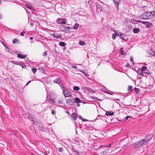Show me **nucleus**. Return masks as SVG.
Listing matches in <instances>:
<instances>
[{"label": "nucleus", "instance_id": "obj_5", "mask_svg": "<svg viewBox=\"0 0 155 155\" xmlns=\"http://www.w3.org/2000/svg\"><path fill=\"white\" fill-rule=\"evenodd\" d=\"M137 21L138 22H141L142 24H144L147 28H150L152 25V23L148 22L142 21L140 20H138Z\"/></svg>", "mask_w": 155, "mask_h": 155}, {"label": "nucleus", "instance_id": "obj_35", "mask_svg": "<svg viewBox=\"0 0 155 155\" xmlns=\"http://www.w3.org/2000/svg\"><path fill=\"white\" fill-rule=\"evenodd\" d=\"M116 37V34L115 33H114L112 34V38L113 39H114Z\"/></svg>", "mask_w": 155, "mask_h": 155}, {"label": "nucleus", "instance_id": "obj_27", "mask_svg": "<svg viewBox=\"0 0 155 155\" xmlns=\"http://www.w3.org/2000/svg\"><path fill=\"white\" fill-rule=\"evenodd\" d=\"M49 99L48 100V102L51 104H53L54 103V101L52 99V98H49Z\"/></svg>", "mask_w": 155, "mask_h": 155}, {"label": "nucleus", "instance_id": "obj_31", "mask_svg": "<svg viewBox=\"0 0 155 155\" xmlns=\"http://www.w3.org/2000/svg\"><path fill=\"white\" fill-rule=\"evenodd\" d=\"M32 71L34 73H35L37 71V69L36 68H34L31 69Z\"/></svg>", "mask_w": 155, "mask_h": 155}, {"label": "nucleus", "instance_id": "obj_10", "mask_svg": "<svg viewBox=\"0 0 155 155\" xmlns=\"http://www.w3.org/2000/svg\"><path fill=\"white\" fill-rule=\"evenodd\" d=\"M120 38L121 39L124 41H127L128 39V38L125 35L122 33L120 34Z\"/></svg>", "mask_w": 155, "mask_h": 155}, {"label": "nucleus", "instance_id": "obj_57", "mask_svg": "<svg viewBox=\"0 0 155 155\" xmlns=\"http://www.w3.org/2000/svg\"><path fill=\"white\" fill-rule=\"evenodd\" d=\"M2 18V16L0 14V18Z\"/></svg>", "mask_w": 155, "mask_h": 155}, {"label": "nucleus", "instance_id": "obj_55", "mask_svg": "<svg viewBox=\"0 0 155 155\" xmlns=\"http://www.w3.org/2000/svg\"><path fill=\"white\" fill-rule=\"evenodd\" d=\"M77 106L78 107H79L80 106V104H77Z\"/></svg>", "mask_w": 155, "mask_h": 155}, {"label": "nucleus", "instance_id": "obj_32", "mask_svg": "<svg viewBox=\"0 0 155 155\" xmlns=\"http://www.w3.org/2000/svg\"><path fill=\"white\" fill-rule=\"evenodd\" d=\"M147 69V68L145 66H143L142 67V68L141 69L142 70V71H145Z\"/></svg>", "mask_w": 155, "mask_h": 155}, {"label": "nucleus", "instance_id": "obj_48", "mask_svg": "<svg viewBox=\"0 0 155 155\" xmlns=\"http://www.w3.org/2000/svg\"><path fill=\"white\" fill-rule=\"evenodd\" d=\"M31 82V81H29L26 84V85L27 86Z\"/></svg>", "mask_w": 155, "mask_h": 155}, {"label": "nucleus", "instance_id": "obj_53", "mask_svg": "<svg viewBox=\"0 0 155 155\" xmlns=\"http://www.w3.org/2000/svg\"><path fill=\"white\" fill-rule=\"evenodd\" d=\"M111 145V144H109L108 145V147H110Z\"/></svg>", "mask_w": 155, "mask_h": 155}, {"label": "nucleus", "instance_id": "obj_39", "mask_svg": "<svg viewBox=\"0 0 155 155\" xmlns=\"http://www.w3.org/2000/svg\"><path fill=\"white\" fill-rule=\"evenodd\" d=\"M58 103H59V104H63V103H62L63 101L61 100H58Z\"/></svg>", "mask_w": 155, "mask_h": 155}, {"label": "nucleus", "instance_id": "obj_51", "mask_svg": "<svg viewBox=\"0 0 155 155\" xmlns=\"http://www.w3.org/2000/svg\"><path fill=\"white\" fill-rule=\"evenodd\" d=\"M72 67L74 69H77V67L76 66H72Z\"/></svg>", "mask_w": 155, "mask_h": 155}, {"label": "nucleus", "instance_id": "obj_58", "mask_svg": "<svg viewBox=\"0 0 155 155\" xmlns=\"http://www.w3.org/2000/svg\"><path fill=\"white\" fill-rule=\"evenodd\" d=\"M127 66H129V64H127Z\"/></svg>", "mask_w": 155, "mask_h": 155}, {"label": "nucleus", "instance_id": "obj_4", "mask_svg": "<svg viewBox=\"0 0 155 155\" xmlns=\"http://www.w3.org/2000/svg\"><path fill=\"white\" fill-rule=\"evenodd\" d=\"M63 92L64 95L65 97L71 96V93L67 88H64L63 90Z\"/></svg>", "mask_w": 155, "mask_h": 155}, {"label": "nucleus", "instance_id": "obj_1", "mask_svg": "<svg viewBox=\"0 0 155 155\" xmlns=\"http://www.w3.org/2000/svg\"><path fill=\"white\" fill-rule=\"evenodd\" d=\"M152 137V135L149 136L147 135L145 137L144 139L140 140L138 142L135 143L134 144V147L138 148L143 145L146 144L149 141L151 137Z\"/></svg>", "mask_w": 155, "mask_h": 155}, {"label": "nucleus", "instance_id": "obj_29", "mask_svg": "<svg viewBox=\"0 0 155 155\" xmlns=\"http://www.w3.org/2000/svg\"><path fill=\"white\" fill-rule=\"evenodd\" d=\"M29 119L31 120H32L33 122H34L35 123V124H36L37 123V122L36 121V119L35 118H32V120H31V118H30V117H29Z\"/></svg>", "mask_w": 155, "mask_h": 155}, {"label": "nucleus", "instance_id": "obj_11", "mask_svg": "<svg viewBox=\"0 0 155 155\" xmlns=\"http://www.w3.org/2000/svg\"><path fill=\"white\" fill-rule=\"evenodd\" d=\"M105 114L107 116H112L114 114V112L111 111H106Z\"/></svg>", "mask_w": 155, "mask_h": 155}, {"label": "nucleus", "instance_id": "obj_52", "mask_svg": "<svg viewBox=\"0 0 155 155\" xmlns=\"http://www.w3.org/2000/svg\"><path fill=\"white\" fill-rule=\"evenodd\" d=\"M105 92L107 93L108 94H110V92H108V91H106V92Z\"/></svg>", "mask_w": 155, "mask_h": 155}, {"label": "nucleus", "instance_id": "obj_18", "mask_svg": "<svg viewBox=\"0 0 155 155\" xmlns=\"http://www.w3.org/2000/svg\"><path fill=\"white\" fill-rule=\"evenodd\" d=\"M25 6L26 8L29 9L34 10V9L33 8L29 5L26 4L25 5Z\"/></svg>", "mask_w": 155, "mask_h": 155}, {"label": "nucleus", "instance_id": "obj_37", "mask_svg": "<svg viewBox=\"0 0 155 155\" xmlns=\"http://www.w3.org/2000/svg\"><path fill=\"white\" fill-rule=\"evenodd\" d=\"M132 88V86H129L128 88V91H130L131 90Z\"/></svg>", "mask_w": 155, "mask_h": 155}, {"label": "nucleus", "instance_id": "obj_43", "mask_svg": "<svg viewBox=\"0 0 155 155\" xmlns=\"http://www.w3.org/2000/svg\"><path fill=\"white\" fill-rule=\"evenodd\" d=\"M83 121H84V122H85V121H88V120H87V119H84V118H83L82 120Z\"/></svg>", "mask_w": 155, "mask_h": 155}, {"label": "nucleus", "instance_id": "obj_22", "mask_svg": "<svg viewBox=\"0 0 155 155\" xmlns=\"http://www.w3.org/2000/svg\"><path fill=\"white\" fill-rule=\"evenodd\" d=\"M74 100L76 103H80L81 102V100L78 97L75 98Z\"/></svg>", "mask_w": 155, "mask_h": 155}, {"label": "nucleus", "instance_id": "obj_21", "mask_svg": "<svg viewBox=\"0 0 155 155\" xmlns=\"http://www.w3.org/2000/svg\"><path fill=\"white\" fill-rule=\"evenodd\" d=\"M60 80L59 78H57L54 80L53 82L54 83H56L58 84H59L60 83Z\"/></svg>", "mask_w": 155, "mask_h": 155}, {"label": "nucleus", "instance_id": "obj_14", "mask_svg": "<svg viewBox=\"0 0 155 155\" xmlns=\"http://www.w3.org/2000/svg\"><path fill=\"white\" fill-rule=\"evenodd\" d=\"M17 57L19 58H25L26 57V55H23L21 54H18L17 55Z\"/></svg>", "mask_w": 155, "mask_h": 155}, {"label": "nucleus", "instance_id": "obj_41", "mask_svg": "<svg viewBox=\"0 0 155 155\" xmlns=\"http://www.w3.org/2000/svg\"><path fill=\"white\" fill-rule=\"evenodd\" d=\"M47 55V52L46 51L43 54V55L44 56H46Z\"/></svg>", "mask_w": 155, "mask_h": 155}, {"label": "nucleus", "instance_id": "obj_44", "mask_svg": "<svg viewBox=\"0 0 155 155\" xmlns=\"http://www.w3.org/2000/svg\"><path fill=\"white\" fill-rule=\"evenodd\" d=\"M51 114L53 115H55V111L54 110H52L51 112Z\"/></svg>", "mask_w": 155, "mask_h": 155}, {"label": "nucleus", "instance_id": "obj_23", "mask_svg": "<svg viewBox=\"0 0 155 155\" xmlns=\"http://www.w3.org/2000/svg\"><path fill=\"white\" fill-rule=\"evenodd\" d=\"M120 53L122 55H124L125 54V53L124 52L123 48H120Z\"/></svg>", "mask_w": 155, "mask_h": 155}, {"label": "nucleus", "instance_id": "obj_42", "mask_svg": "<svg viewBox=\"0 0 155 155\" xmlns=\"http://www.w3.org/2000/svg\"><path fill=\"white\" fill-rule=\"evenodd\" d=\"M84 74V75L85 76H88L89 75L87 74L85 72H84V71H83V72H82Z\"/></svg>", "mask_w": 155, "mask_h": 155}, {"label": "nucleus", "instance_id": "obj_56", "mask_svg": "<svg viewBox=\"0 0 155 155\" xmlns=\"http://www.w3.org/2000/svg\"><path fill=\"white\" fill-rule=\"evenodd\" d=\"M153 56L155 57V53H154V54L153 55Z\"/></svg>", "mask_w": 155, "mask_h": 155}, {"label": "nucleus", "instance_id": "obj_3", "mask_svg": "<svg viewBox=\"0 0 155 155\" xmlns=\"http://www.w3.org/2000/svg\"><path fill=\"white\" fill-rule=\"evenodd\" d=\"M60 29L61 31L64 32L65 33H67L68 32V30L69 29H71V27L67 26L66 25H62L60 26Z\"/></svg>", "mask_w": 155, "mask_h": 155}, {"label": "nucleus", "instance_id": "obj_7", "mask_svg": "<svg viewBox=\"0 0 155 155\" xmlns=\"http://www.w3.org/2000/svg\"><path fill=\"white\" fill-rule=\"evenodd\" d=\"M12 62L13 64H15L17 65H19L21 66L22 68H25V65L24 64H23L22 63H19L16 61H13Z\"/></svg>", "mask_w": 155, "mask_h": 155}, {"label": "nucleus", "instance_id": "obj_36", "mask_svg": "<svg viewBox=\"0 0 155 155\" xmlns=\"http://www.w3.org/2000/svg\"><path fill=\"white\" fill-rule=\"evenodd\" d=\"M130 61H131L133 64H134V62L133 61V58L131 56L130 57Z\"/></svg>", "mask_w": 155, "mask_h": 155}, {"label": "nucleus", "instance_id": "obj_24", "mask_svg": "<svg viewBox=\"0 0 155 155\" xmlns=\"http://www.w3.org/2000/svg\"><path fill=\"white\" fill-rule=\"evenodd\" d=\"M79 25L78 23H75L74 25L73 26V28L75 29H77L79 27Z\"/></svg>", "mask_w": 155, "mask_h": 155}, {"label": "nucleus", "instance_id": "obj_62", "mask_svg": "<svg viewBox=\"0 0 155 155\" xmlns=\"http://www.w3.org/2000/svg\"><path fill=\"white\" fill-rule=\"evenodd\" d=\"M31 155H33V153H31Z\"/></svg>", "mask_w": 155, "mask_h": 155}, {"label": "nucleus", "instance_id": "obj_9", "mask_svg": "<svg viewBox=\"0 0 155 155\" xmlns=\"http://www.w3.org/2000/svg\"><path fill=\"white\" fill-rule=\"evenodd\" d=\"M73 99H68L66 100V103L69 106L72 105L73 103Z\"/></svg>", "mask_w": 155, "mask_h": 155}, {"label": "nucleus", "instance_id": "obj_26", "mask_svg": "<svg viewBox=\"0 0 155 155\" xmlns=\"http://www.w3.org/2000/svg\"><path fill=\"white\" fill-rule=\"evenodd\" d=\"M19 40L16 38H15L13 40L12 42L14 44H16L19 42Z\"/></svg>", "mask_w": 155, "mask_h": 155}, {"label": "nucleus", "instance_id": "obj_13", "mask_svg": "<svg viewBox=\"0 0 155 155\" xmlns=\"http://www.w3.org/2000/svg\"><path fill=\"white\" fill-rule=\"evenodd\" d=\"M71 117L74 120H77L78 117L76 115V114L74 113H73L71 115Z\"/></svg>", "mask_w": 155, "mask_h": 155}, {"label": "nucleus", "instance_id": "obj_12", "mask_svg": "<svg viewBox=\"0 0 155 155\" xmlns=\"http://www.w3.org/2000/svg\"><path fill=\"white\" fill-rule=\"evenodd\" d=\"M52 35L54 38H61V35H58L56 33L53 34Z\"/></svg>", "mask_w": 155, "mask_h": 155}, {"label": "nucleus", "instance_id": "obj_45", "mask_svg": "<svg viewBox=\"0 0 155 155\" xmlns=\"http://www.w3.org/2000/svg\"><path fill=\"white\" fill-rule=\"evenodd\" d=\"M59 86L61 87V89L63 91V90L64 89V88L62 86L61 84H60Z\"/></svg>", "mask_w": 155, "mask_h": 155}, {"label": "nucleus", "instance_id": "obj_49", "mask_svg": "<svg viewBox=\"0 0 155 155\" xmlns=\"http://www.w3.org/2000/svg\"><path fill=\"white\" fill-rule=\"evenodd\" d=\"M79 117L80 119H81V120H82L83 118L82 117L81 115L79 116Z\"/></svg>", "mask_w": 155, "mask_h": 155}, {"label": "nucleus", "instance_id": "obj_40", "mask_svg": "<svg viewBox=\"0 0 155 155\" xmlns=\"http://www.w3.org/2000/svg\"><path fill=\"white\" fill-rule=\"evenodd\" d=\"M58 150L59 152H61L63 150V148L62 147H60L58 148Z\"/></svg>", "mask_w": 155, "mask_h": 155}, {"label": "nucleus", "instance_id": "obj_61", "mask_svg": "<svg viewBox=\"0 0 155 155\" xmlns=\"http://www.w3.org/2000/svg\"><path fill=\"white\" fill-rule=\"evenodd\" d=\"M101 2L103 4H104V3H103V2Z\"/></svg>", "mask_w": 155, "mask_h": 155}, {"label": "nucleus", "instance_id": "obj_8", "mask_svg": "<svg viewBox=\"0 0 155 155\" xmlns=\"http://www.w3.org/2000/svg\"><path fill=\"white\" fill-rule=\"evenodd\" d=\"M97 10L98 12H102L104 10L103 8L101 5L97 4Z\"/></svg>", "mask_w": 155, "mask_h": 155}, {"label": "nucleus", "instance_id": "obj_15", "mask_svg": "<svg viewBox=\"0 0 155 155\" xmlns=\"http://www.w3.org/2000/svg\"><path fill=\"white\" fill-rule=\"evenodd\" d=\"M55 93L53 92H51L49 94V98H53L55 96Z\"/></svg>", "mask_w": 155, "mask_h": 155}, {"label": "nucleus", "instance_id": "obj_38", "mask_svg": "<svg viewBox=\"0 0 155 155\" xmlns=\"http://www.w3.org/2000/svg\"><path fill=\"white\" fill-rule=\"evenodd\" d=\"M135 91L137 92V93H138V92L140 91V90L139 89H138L137 88L135 87L134 88Z\"/></svg>", "mask_w": 155, "mask_h": 155}, {"label": "nucleus", "instance_id": "obj_6", "mask_svg": "<svg viewBox=\"0 0 155 155\" xmlns=\"http://www.w3.org/2000/svg\"><path fill=\"white\" fill-rule=\"evenodd\" d=\"M57 21L59 24H66L67 22V20L65 19L58 18L57 19Z\"/></svg>", "mask_w": 155, "mask_h": 155}, {"label": "nucleus", "instance_id": "obj_19", "mask_svg": "<svg viewBox=\"0 0 155 155\" xmlns=\"http://www.w3.org/2000/svg\"><path fill=\"white\" fill-rule=\"evenodd\" d=\"M140 30L139 28H135L133 29V31L135 34L139 32Z\"/></svg>", "mask_w": 155, "mask_h": 155}, {"label": "nucleus", "instance_id": "obj_16", "mask_svg": "<svg viewBox=\"0 0 155 155\" xmlns=\"http://www.w3.org/2000/svg\"><path fill=\"white\" fill-rule=\"evenodd\" d=\"M137 72L138 74L141 76L143 75V71L140 68H139L137 70Z\"/></svg>", "mask_w": 155, "mask_h": 155}, {"label": "nucleus", "instance_id": "obj_2", "mask_svg": "<svg viewBox=\"0 0 155 155\" xmlns=\"http://www.w3.org/2000/svg\"><path fill=\"white\" fill-rule=\"evenodd\" d=\"M141 17L142 19L146 20L152 18V16L150 12H147L142 14Z\"/></svg>", "mask_w": 155, "mask_h": 155}, {"label": "nucleus", "instance_id": "obj_59", "mask_svg": "<svg viewBox=\"0 0 155 155\" xmlns=\"http://www.w3.org/2000/svg\"><path fill=\"white\" fill-rule=\"evenodd\" d=\"M2 44L4 45H4H5L4 44V43L3 42H2Z\"/></svg>", "mask_w": 155, "mask_h": 155}, {"label": "nucleus", "instance_id": "obj_30", "mask_svg": "<svg viewBox=\"0 0 155 155\" xmlns=\"http://www.w3.org/2000/svg\"><path fill=\"white\" fill-rule=\"evenodd\" d=\"M150 13L151 14V15L152 16V17H155V12L151 11Z\"/></svg>", "mask_w": 155, "mask_h": 155}, {"label": "nucleus", "instance_id": "obj_50", "mask_svg": "<svg viewBox=\"0 0 155 155\" xmlns=\"http://www.w3.org/2000/svg\"><path fill=\"white\" fill-rule=\"evenodd\" d=\"M95 99H96V100H97V101H101V100H101V99H99L98 98H97V97H96V98H95Z\"/></svg>", "mask_w": 155, "mask_h": 155}, {"label": "nucleus", "instance_id": "obj_34", "mask_svg": "<svg viewBox=\"0 0 155 155\" xmlns=\"http://www.w3.org/2000/svg\"><path fill=\"white\" fill-rule=\"evenodd\" d=\"M4 46L5 47V50L6 51L8 52L9 51V49L8 48L6 45H5Z\"/></svg>", "mask_w": 155, "mask_h": 155}, {"label": "nucleus", "instance_id": "obj_60", "mask_svg": "<svg viewBox=\"0 0 155 155\" xmlns=\"http://www.w3.org/2000/svg\"><path fill=\"white\" fill-rule=\"evenodd\" d=\"M30 24H31V26H32V25H33V23H31Z\"/></svg>", "mask_w": 155, "mask_h": 155}, {"label": "nucleus", "instance_id": "obj_28", "mask_svg": "<svg viewBox=\"0 0 155 155\" xmlns=\"http://www.w3.org/2000/svg\"><path fill=\"white\" fill-rule=\"evenodd\" d=\"M59 44L60 45L64 47L65 45V43L64 42H61L59 43Z\"/></svg>", "mask_w": 155, "mask_h": 155}, {"label": "nucleus", "instance_id": "obj_20", "mask_svg": "<svg viewBox=\"0 0 155 155\" xmlns=\"http://www.w3.org/2000/svg\"><path fill=\"white\" fill-rule=\"evenodd\" d=\"M108 150H107L106 151L103 152L102 153L100 154L99 155H109L108 153Z\"/></svg>", "mask_w": 155, "mask_h": 155}, {"label": "nucleus", "instance_id": "obj_33", "mask_svg": "<svg viewBox=\"0 0 155 155\" xmlns=\"http://www.w3.org/2000/svg\"><path fill=\"white\" fill-rule=\"evenodd\" d=\"M79 44L80 45H85V43L84 42L82 41H79Z\"/></svg>", "mask_w": 155, "mask_h": 155}, {"label": "nucleus", "instance_id": "obj_46", "mask_svg": "<svg viewBox=\"0 0 155 155\" xmlns=\"http://www.w3.org/2000/svg\"><path fill=\"white\" fill-rule=\"evenodd\" d=\"M23 33H25V32L23 31V32H21V33L20 35L21 36H23L24 35Z\"/></svg>", "mask_w": 155, "mask_h": 155}, {"label": "nucleus", "instance_id": "obj_25", "mask_svg": "<svg viewBox=\"0 0 155 155\" xmlns=\"http://www.w3.org/2000/svg\"><path fill=\"white\" fill-rule=\"evenodd\" d=\"M73 89L75 91H78L80 90L79 87L78 86H74L73 87Z\"/></svg>", "mask_w": 155, "mask_h": 155}, {"label": "nucleus", "instance_id": "obj_47", "mask_svg": "<svg viewBox=\"0 0 155 155\" xmlns=\"http://www.w3.org/2000/svg\"><path fill=\"white\" fill-rule=\"evenodd\" d=\"M130 117V116H127L126 117V118H125V120H127V119H128V118L129 117Z\"/></svg>", "mask_w": 155, "mask_h": 155}, {"label": "nucleus", "instance_id": "obj_63", "mask_svg": "<svg viewBox=\"0 0 155 155\" xmlns=\"http://www.w3.org/2000/svg\"><path fill=\"white\" fill-rule=\"evenodd\" d=\"M45 155H48L46 153V154H45Z\"/></svg>", "mask_w": 155, "mask_h": 155}, {"label": "nucleus", "instance_id": "obj_54", "mask_svg": "<svg viewBox=\"0 0 155 155\" xmlns=\"http://www.w3.org/2000/svg\"><path fill=\"white\" fill-rule=\"evenodd\" d=\"M30 39L31 40H32L33 39V38L32 37H31L30 38Z\"/></svg>", "mask_w": 155, "mask_h": 155}, {"label": "nucleus", "instance_id": "obj_17", "mask_svg": "<svg viewBox=\"0 0 155 155\" xmlns=\"http://www.w3.org/2000/svg\"><path fill=\"white\" fill-rule=\"evenodd\" d=\"M120 0H113L114 2L116 7H117L119 4Z\"/></svg>", "mask_w": 155, "mask_h": 155}]
</instances>
